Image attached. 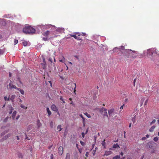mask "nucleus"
I'll use <instances>...</instances> for the list:
<instances>
[{"label": "nucleus", "instance_id": "nucleus-1", "mask_svg": "<svg viewBox=\"0 0 159 159\" xmlns=\"http://www.w3.org/2000/svg\"><path fill=\"white\" fill-rule=\"evenodd\" d=\"M23 31L24 33L26 34H33L35 33V30L31 26H26L23 28Z\"/></svg>", "mask_w": 159, "mask_h": 159}, {"label": "nucleus", "instance_id": "nucleus-2", "mask_svg": "<svg viewBox=\"0 0 159 159\" xmlns=\"http://www.w3.org/2000/svg\"><path fill=\"white\" fill-rule=\"evenodd\" d=\"M7 88L8 89H18V88L16 87V86L12 84V82L11 80H10V83L7 86Z\"/></svg>", "mask_w": 159, "mask_h": 159}, {"label": "nucleus", "instance_id": "nucleus-3", "mask_svg": "<svg viewBox=\"0 0 159 159\" xmlns=\"http://www.w3.org/2000/svg\"><path fill=\"white\" fill-rule=\"evenodd\" d=\"M154 52V50L153 49H148L147 50V53L148 55H152Z\"/></svg>", "mask_w": 159, "mask_h": 159}, {"label": "nucleus", "instance_id": "nucleus-4", "mask_svg": "<svg viewBox=\"0 0 159 159\" xmlns=\"http://www.w3.org/2000/svg\"><path fill=\"white\" fill-rule=\"evenodd\" d=\"M43 63H41V65L43 69H45L46 66V63L45 61V58L44 57L43 58Z\"/></svg>", "mask_w": 159, "mask_h": 159}, {"label": "nucleus", "instance_id": "nucleus-5", "mask_svg": "<svg viewBox=\"0 0 159 159\" xmlns=\"http://www.w3.org/2000/svg\"><path fill=\"white\" fill-rule=\"evenodd\" d=\"M155 144V143L152 142H149L147 144L148 146L151 149L154 148V145Z\"/></svg>", "mask_w": 159, "mask_h": 159}, {"label": "nucleus", "instance_id": "nucleus-6", "mask_svg": "<svg viewBox=\"0 0 159 159\" xmlns=\"http://www.w3.org/2000/svg\"><path fill=\"white\" fill-rule=\"evenodd\" d=\"M58 153L60 155H62L63 153V148L62 146H60L58 149Z\"/></svg>", "mask_w": 159, "mask_h": 159}, {"label": "nucleus", "instance_id": "nucleus-7", "mask_svg": "<svg viewBox=\"0 0 159 159\" xmlns=\"http://www.w3.org/2000/svg\"><path fill=\"white\" fill-rule=\"evenodd\" d=\"M71 37H74L75 39H77V40H82V38L80 37H77L76 34L74 35H70Z\"/></svg>", "mask_w": 159, "mask_h": 159}, {"label": "nucleus", "instance_id": "nucleus-8", "mask_svg": "<svg viewBox=\"0 0 159 159\" xmlns=\"http://www.w3.org/2000/svg\"><path fill=\"white\" fill-rule=\"evenodd\" d=\"M51 108L52 110L55 111H57V108L56 106V105L54 104H52L51 107Z\"/></svg>", "mask_w": 159, "mask_h": 159}, {"label": "nucleus", "instance_id": "nucleus-9", "mask_svg": "<svg viewBox=\"0 0 159 159\" xmlns=\"http://www.w3.org/2000/svg\"><path fill=\"white\" fill-rule=\"evenodd\" d=\"M114 110L113 108L111 109L108 110V114L109 116H111L112 115Z\"/></svg>", "mask_w": 159, "mask_h": 159}, {"label": "nucleus", "instance_id": "nucleus-10", "mask_svg": "<svg viewBox=\"0 0 159 159\" xmlns=\"http://www.w3.org/2000/svg\"><path fill=\"white\" fill-rule=\"evenodd\" d=\"M112 152L110 151H105L104 155L108 156L110 155H111V154H112Z\"/></svg>", "mask_w": 159, "mask_h": 159}, {"label": "nucleus", "instance_id": "nucleus-11", "mask_svg": "<svg viewBox=\"0 0 159 159\" xmlns=\"http://www.w3.org/2000/svg\"><path fill=\"white\" fill-rule=\"evenodd\" d=\"M64 29L62 28H58L56 30V31L59 33H61L64 31Z\"/></svg>", "mask_w": 159, "mask_h": 159}, {"label": "nucleus", "instance_id": "nucleus-12", "mask_svg": "<svg viewBox=\"0 0 159 159\" xmlns=\"http://www.w3.org/2000/svg\"><path fill=\"white\" fill-rule=\"evenodd\" d=\"M11 136V134H7V135H6L5 136H4L2 139L3 140H6L8 138L10 137Z\"/></svg>", "mask_w": 159, "mask_h": 159}, {"label": "nucleus", "instance_id": "nucleus-13", "mask_svg": "<svg viewBox=\"0 0 159 159\" xmlns=\"http://www.w3.org/2000/svg\"><path fill=\"white\" fill-rule=\"evenodd\" d=\"M50 32L48 30L47 31L45 32H43V35L44 36H48L50 34Z\"/></svg>", "mask_w": 159, "mask_h": 159}, {"label": "nucleus", "instance_id": "nucleus-14", "mask_svg": "<svg viewBox=\"0 0 159 159\" xmlns=\"http://www.w3.org/2000/svg\"><path fill=\"white\" fill-rule=\"evenodd\" d=\"M37 126H38V128L42 126V124L41 123L40 121L39 120H38L37 121Z\"/></svg>", "mask_w": 159, "mask_h": 159}, {"label": "nucleus", "instance_id": "nucleus-15", "mask_svg": "<svg viewBox=\"0 0 159 159\" xmlns=\"http://www.w3.org/2000/svg\"><path fill=\"white\" fill-rule=\"evenodd\" d=\"M155 126L153 125L149 129V131L150 132H152L154 131V129L155 128Z\"/></svg>", "mask_w": 159, "mask_h": 159}, {"label": "nucleus", "instance_id": "nucleus-16", "mask_svg": "<svg viewBox=\"0 0 159 159\" xmlns=\"http://www.w3.org/2000/svg\"><path fill=\"white\" fill-rule=\"evenodd\" d=\"M16 97V95H12L11 96V97H9V99L10 100H11L12 101H13V100Z\"/></svg>", "mask_w": 159, "mask_h": 159}, {"label": "nucleus", "instance_id": "nucleus-17", "mask_svg": "<svg viewBox=\"0 0 159 159\" xmlns=\"http://www.w3.org/2000/svg\"><path fill=\"white\" fill-rule=\"evenodd\" d=\"M13 109H14L12 107L10 106L9 107V114H11L12 113Z\"/></svg>", "mask_w": 159, "mask_h": 159}, {"label": "nucleus", "instance_id": "nucleus-18", "mask_svg": "<svg viewBox=\"0 0 159 159\" xmlns=\"http://www.w3.org/2000/svg\"><path fill=\"white\" fill-rule=\"evenodd\" d=\"M17 112L16 111H14L13 112L12 116V118L14 119L15 118V116H16V114Z\"/></svg>", "mask_w": 159, "mask_h": 159}, {"label": "nucleus", "instance_id": "nucleus-19", "mask_svg": "<svg viewBox=\"0 0 159 159\" xmlns=\"http://www.w3.org/2000/svg\"><path fill=\"white\" fill-rule=\"evenodd\" d=\"M112 148H120L119 146L117 143H116V144H114L112 147Z\"/></svg>", "mask_w": 159, "mask_h": 159}, {"label": "nucleus", "instance_id": "nucleus-20", "mask_svg": "<svg viewBox=\"0 0 159 159\" xmlns=\"http://www.w3.org/2000/svg\"><path fill=\"white\" fill-rule=\"evenodd\" d=\"M18 89H16L17 90L19 91L20 93L22 94H24V91L22 89H20L18 88Z\"/></svg>", "mask_w": 159, "mask_h": 159}, {"label": "nucleus", "instance_id": "nucleus-21", "mask_svg": "<svg viewBox=\"0 0 159 159\" xmlns=\"http://www.w3.org/2000/svg\"><path fill=\"white\" fill-rule=\"evenodd\" d=\"M57 129H58V131L60 132L61 131L62 129L61 128V125H59L57 126Z\"/></svg>", "mask_w": 159, "mask_h": 159}, {"label": "nucleus", "instance_id": "nucleus-22", "mask_svg": "<svg viewBox=\"0 0 159 159\" xmlns=\"http://www.w3.org/2000/svg\"><path fill=\"white\" fill-rule=\"evenodd\" d=\"M47 112L48 113V116H50L52 114V113L50 111L49 108L48 107L47 108Z\"/></svg>", "mask_w": 159, "mask_h": 159}, {"label": "nucleus", "instance_id": "nucleus-23", "mask_svg": "<svg viewBox=\"0 0 159 159\" xmlns=\"http://www.w3.org/2000/svg\"><path fill=\"white\" fill-rule=\"evenodd\" d=\"M105 139H104L103 140L102 142V145L104 147V148H106V146H105Z\"/></svg>", "mask_w": 159, "mask_h": 159}, {"label": "nucleus", "instance_id": "nucleus-24", "mask_svg": "<svg viewBox=\"0 0 159 159\" xmlns=\"http://www.w3.org/2000/svg\"><path fill=\"white\" fill-rule=\"evenodd\" d=\"M99 111L101 112H102L103 111H107V109L104 107H102L100 109Z\"/></svg>", "mask_w": 159, "mask_h": 159}, {"label": "nucleus", "instance_id": "nucleus-25", "mask_svg": "<svg viewBox=\"0 0 159 159\" xmlns=\"http://www.w3.org/2000/svg\"><path fill=\"white\" fill-rule=\"evenodd\" d=\"M62 59L59 60V61L61 62L64 63L65 61V58L63 56H62Z\"/></svg>", "mask_w": 159, "mask_h": 159}, {"label": "nucleus", "instance_id": "nucleus-26", "mask_svg": "<svg viewBox=\"0 0 159 159\" xmlns=\"http://www.w3.org/2000/svg\"><path fill=\"white\" fill-rule=\"evenodd\" d=\"M120 155H118L113 157V159H120Z\"/></svg>", "mask_w": 159, "mask_h": 159}, {"label": "nucleus", "instance_id": "nucleus-27", "mask_svg": "<svg viewBox=\"0 0 159 159\" xmlns=\"http://www.w3.org/2000/svg\"><path fill=\"white\" fill-rule=\"evenodd\" d=\"M8 132V130H5L1 133V136H2L5 134H6Z\"/></svg>", "mask_w": 159, "mask_h": 159}, {"label": "nucleus", "instance_id": "nucleus-28", "mask_svg": "<svg viewBox=\"0 0 159 159\" xmlns=\"http://www.w3.org/2000/svg\"><path fill=\"white\" fill-rule=\"evenodd\" d=\"M70 159V154L68 153H66V159Z\"/></svg>", "mask_w": 159, "mask_h": 159}, {"label": "nucleus", "instance_id": "nucleus-29", "mask_svg": "<svg viewBox=\"0 0 159 159\" xmlns=\"http://www.w3.org/2000/svg\"><path fill=\"white\" fill-rule=\"evenodd\" d=\"M84 114L88 118H90L91 117V116L89 114H88L87 112H85L84 113Z\"/></svg>", "mask_w": 159, "mask_h": 159}, {"label": "nucleus", "instance_id": "nucleus-30", "mask_svg": "<svg viewBox=\"0 0 159 159\" xmlns=\"http://www.w3.org/2000/svg\"><path fill=\"white\" fill-rule=\"evenodd\" d=\"M79 116L81 117L82 118V119H83V122H85V118L82 115V114H80L79 115Z\"/></svg>", "mask_w": 159, "mask_h": 159}, {"label": "nucleus", "instance_id": "nucleus-31", "mask_svg": "<svg viewBox=\"0 0 159 159\" xmlns=\"http://www.w3.org/2000/svg\"><path fill=\"white\" fill-rule=\"evenodd\" d=\"M132 120L133 121V123H134L136 121L135 116H134V117L132 118Z\"/></svg>", "mask_w": 159, "mask_h": 159}, {"label": "nucleus", "instance_id": "nucleus-32", "mask_svg": "<svg viewBox=\"0 0 159 159\" xmlns=\"http://www.w3.org/2000/svg\"><path fill=\"white\" fill-rule=\"evenodd\" d=\"M20 107L22 108H23L25 109H26L27 108V107H25V106H24L23 104H21L20 105Z\"/></svg>", "mask_w": 159, "mask_h": 159}, {"label": "nucleus", "instance_id": "nucleus-33", "mask_svg": "<svg viewBox=\"0 0 159 159\" xmlns=\"http://www.w3.org/2000/svg\"><path fill=\"white\" fill-rule=\"evenodd\" d=\"M23 44L24 46H26L27 45L28 43L26 41L23 42Z\"/></svg>", "mask_w": 159, "mask_h": 159}, {"label": "nucleus", "instance_id": "nucleus-34", "mask_svg": "<svg viewBox=\"0 0 159 159\" xmlns=\"http://www.w3.org/2000/svg\"><path fill=\"white\" fill-rule=\"evenodd\" d=\"M75 34H76L77 35V37H80V36H81V34L79 32H75Z\"/></svg>", "mask_w": 159, "mask_h": 159}, {"label": "nucleus", "instance_id": "nucleus-35", "mask_svg": "<svg viewBox=\"0 0 159 159\" xmlns=\"http://www.w3.org/2000/svg\"><path fill=\"white\" fill-rule=\"evenodd\" d=\"M18 156L19 158H23V156L22 154L21 153H19L18 154Z\"/></svg>", "mask_w": 159, "mask_h": 159}, {"label": "nucleus", "instance_id": "nucleus-36", "mask_svg": "<svg viewBox=\"0 0 159 159\" xmlns=\"http://www.w3.org/2000/svg\"><path fill=\"white\" fill-rule=\"evenodd\" d=\"M156 122V120L155 119L153 120L150 123V125H152V124L155 123Z\"/></svg>", "mask_w": 159, "mask_h": 159}, {"label": "nucleus", "instance_id": "nucleus-37", "mask_svg": "<svg viewBox=\"0 0 159 159\" xmlns=\"http://www.w3.org/2000/svg\"><path fill=\"white\" fill-rule=\"evenodd\" d=\"M4 99L5 101H8L10 100L9 96L8 98L7 97L5 96L4 97Z\"/></svg>", "mask_w": 159, "mask_h": 159}, {"label": "nucleus", "instance_id": "nucleus-38", "mask_svg": "<svg viewBox=\"0 0 159 159\" xmlns=\"http://www.w3.org/2000/svg\"><path fill=\"white\" fill-rule=\"evenodd\" d=\"M103 116H106L107 117H108V115H107V112L106 111H105V112L104 113Z\"/></svg>", "mask_w": 159, "mask_h": 159}, {"label": "nucleus", "instance_id": "nucleus-39", "mask_svg": "<svg viewBox=\"0 0 159 159\" xmlns=\"http://www.w3.org/2000/svg\"><path fill=\"white\" fill-rule=\"evenodd\" d=\"M53 123L52 121H51L50 123V126L51 128L53 127Z\"/></svg>", "mask_w": 159, "mask_h": 159}, {"label": "nucleus", "instance_id": "nucleus-40", "mask_svg": "<svg viewBox=\"0 0 159 159\" xmlns=\"http://www.w3.org/2000/svg\"><path fill=\"white\" fill-rule=\"evenodd\" d=\"M60 99V100H61V101H62L63 103H65V102L64 101V99L63 98H62V96H61Z\"/></svg>", "mask_w": 159, "mask_h": 159}, {"label": "nucleus", "instance_id": "nucleus-41", "mask_svg": "<svg viewBox=\"0 0 159 159\" xmlns=\"http://www.w3.org/2000/svg\"><path fill=\"white\" fill-rule=\"evenodd\" d=\"M18 43V41L17 39H15L14 41V44L16 45Z\"/></svg>", "mask_w": 159, "mask_h": 159}, {"label": "nucleus", "instance_id": "nucleus-42", "mask_svg": "<svg viewBox=\"0 0 159 159\" xmlns=\"http://www.w3.org/2000/svg\"><path fill=\"white\" fill-rule=\"evenodd\" d=\"M153 140L155 142H157L158 140V138L157 137H154Z\"/></svg>", "mask_w": 159, "mask_h": 159}, {"label": "nucleus", "instance_id": "nucleus-43", "mask_svg": "<svg viewBox=\"0 0 159 159\" xmlns=\"http://www.w3.org/2000/svg\"><path fill=\"white\" fill-rule=\"evenodd\" d=\"M4 52V51L2 49H0V55L2 54Z\"/></svg>", "mask_w": 159, "mask_h": 159}, {"label": "nucleus", "instance_id": "nucleus-44", "mask_svg": "<svg viewBox=\"0 0 159 159\" xmlns=\"http://www.w3.org/2000/svg\"><path fill=\"white\" fill-rule=\"evenodd\" d=\"M48 26H49V28H50V27H52V28H53V29H52V30H54V29H55V28H56L55 26H53L52 25H49Z\"/></svg>", "mask_w": 159, "mask_h": 159}, {"label": "nucleus", "instance_id": "nucleus-45", "mask_svg": "<svg viewBox=\"0 0 159 159\" xmlns=\"http://www.w3.org/2000/svg\"><path fill=\"white\" fill-rule=\"evenodd\" d=\"M153 149L151 150V153H155V150L154 149Z\"/></svg>", "mask_w": 159, "mask_h": 159}, {"label": "nucleus", "instance_id": "nucleus-46", "mask_svg": "<svg viewBox=\"0 0 159 159\" xmlns=\"http://www.w3.org/2000/svg\"><path fill=\"white\" fill-rule=\"evenodd\" d=\"M85 134L84 133V132H82V133H81V134H82V138H84V136H85Z\"/></svg>", "mask_w": 159, "mask_h": 159}, {"label": "nucleus", "instance_id": "nucleus-47", "mask_svg": "<svg viewBox=\"0 0 159 159\" xmlns=\"http://www.w3.org/2000/svg\"><path fill=\"white\" fill-rule=\"evenodd\" d=\"M146 139V137H142L141 139V140H145Z\"/></svg>", "mask_w": 159, "mask_h": 159}, {"label": "nucleus", "instance_id": "nucleus-48", "mask_svg": "<svg viewBox=\"0 0 159 159\" xmlns=\"http://www.w3.org/2000/svg\"><path fill=\"white\" fill-rule=\"evenodd\" d=\"M148 99H147L146 100V101H145V102H144V105H146L148 103Z\"/></svg>", "mask_w": 159, "mask_h": 159}, {"label": "nucleus", "instance_id": "nucleus-49", "mask_svg": "<svg viewBox=\"0 0 159 159\" xmlns=\"http://www.w3.org/2000/svg\"><path fill=\"white\" fill-rule=\"evenodd\" d=\"M136 80V79H134V86H135V83Z\"/></svg>", "mask_w": 159, "mask_h": 159}, {"label": "nucleus", "instance_id": "nucleus-50", "mask_svg": "<svg viewBox=\"0 0 159 159\" xmlns=\"http://www.w3.org/2000/svg\"><path fill=\"white\" fill-rule=\"evenodd\" d=\"M80 144L83 146L84 144V143L81 141H80Z\"/></svg>", "mask_w": 159, "mask_h": 159}, {"label": "nucleus", "instance_id": "nucleus-51", "mask_svg": "<svg viewBox=\"0 0 159 159\" xmlns=\"http://www.w3.org/2000/svg\"><path fill=\"white\" fill-rule=\"evenodd\" d=\"M89 152H86V153H85V156H86V157H88V156H89Z\"/></svg>", "mask_w": 159, "mask_h": 159}, {"label": "nucleus", "instance_id": "nucleus-52", "mask_svg": "<svg viewBox=\"0 0 159 159\" xmlns=\"http://www.w3.org/2000/svg\"><path fill=\"white\" fill-rule=\"evenodd\" d=\"M120 48L122 50H124V47L123 46H121Z\"/></svg>", "mask_w": 159, "mask_h": 159}, {"label": "nucleus", "instance_id": "nucleus-53", "mask_svg": "<svg viewBox=\"0 0 159 159\" xmlns=\"http://www.w3.org/2000/svg\"><path fill=\"white\" fill-rule=\"evenodd\" d=\"M48 60L49 61H50L51 63L52 62V58H49L48 59Z\"/></svg>", "mask_w": 159, "mask_h": 159}, {"label": "nucleus", "instance_id": "nucleus-54", "mask_svg": "<svg viewBox=\"0 0 159 159\" xmlns=\"http://www.w3.org/2000/svg\"><path fill=\"white\" fill-rule=\"evenodd\" d=\"M86 34L85 33H82L81 34V36H85Z\"/></svg>", "mask_w": 159, "mask_h": 159}, {"label": "nucleus", "instance_id": "nucleus-55", "mask_svg": "<svg viewBox=\"0 0 159 159\" xmlns=\"http://www.w3.org/2000/svg\"><path fill=\"white\" fill-rule=\"evenodd\" d=\"M125 105V104H124L122 106H121L120 108V109H121V110H122V109H123V107Z\"/></svg>", "mask_w": 159, "mask_h": 159}, {"label": "nucleus", "instance_id": "nucleus-56", "mask_svg": "<svg viewBox=\"0 0 159 159\" xmlns=\"http://www.w3.org/2000/svg\"><path fill=\"white\" fill-rule=\"evenodd\" d=\"M48 38L47 37L43 38V39L44 41H46L47 40Z\"/></svg>", "mask_w": 159, "mask_h": 159}, {"label": "nucleus", "instance_id": "nucleus-57", "mask_svg": "<svg viewBox=\"0 0 159 159\" xmlns=\"http://www.w3.org/2000/svg\"><path fill=\"white\" fill-rule=\"evenodd\" d=\"M57 37V36L56 35H54V36H51L50 37V38H55V37Z\"/></svg>", "mask_w": 159, "mask_h": 159}, {"label": "nucleus", "instance_id": "nucleus-58", "mask_svg": "<svg viewBox=\"0 0 159 159\" xmlns=\"http://www.w3.org/2000/svg\"><path fill=\"white\" fill-rule=\"evenodd\" d=\"M129 50H126L125 51V52L126 53H128V52L129 51Z\"/></svg>", "mask_w": 159, "mask_h": 159}, {"label": "nucleus", "instance_id": "nucleus-59", "mask_svg": "<svg viewBox=\"0 0 159 159\" xmlns=\"http://www.w3.org/2000/svg\"><path fill=\"white\" fill-rule=\"evenodd\" d=\"M93 156H94L95 155V151L94 150L93 151Z\"/></svg>", "mask_w": 159, "mask_h": 159}, {"label": "nucleus", "instance_id": "nucleus-60", "mask_svg": "<svg viewBox=\"0 0 159 159\" xmlns=\"http://www.w3.org/2000/svg\"><path fill=\"white\" fill-rule=\"evenodd\" d=\"M78 149V150L80 153H81L82 150L80 149L79 148Z\"/></svg>", "mask_w": 159, "mask_h": 159}, {"label": "nucleus", "instance_id": "nucleus-61", "mask_svg": "<svg viewBox=\"0 0 159 159\" xmlns=\"http://www.w3.org/2000/svg\"><path fill=\"white\" fill-rule=\"evenodd\" d=\"M75 88H74V93H75V91H76V90H75V88H76V84H75Z\"/></svg>", "mask_w": 159, "mask_h": 159}, {"label": "nucleus", "instance_id": "nucleus-62", "mask_svg": "<svg viewBox=\"0 0 159 159\" xmlns=\"http://www.w3.org/2000/svg\"><path fill=\"white\" fill-rule=\"evenodd\" d=\"M76 147H77V148L79 149V145H78V144L77 143H76Z\"/></svg>", "mask_w": 159, "mask_h": 159}, {"label": "nucleus", "instance_id": "nucleus-63", "mask_svg": "<svg viewBox=\"0 0 159 159\" xmlns=\"http://www.w3.org/2000/svg\"><path fill=\"white\" fill-rule=\"evenodd\" d=\"M12 74L11 73V72H9V77H11V76Z\"/></svg>", "mask_w": 159, "mask_h": 159}, {"label": "nucleus", "instance_id": "nucleus-64", "mask_svg": "<svg viewBox=\"0 0 159 159\" xmlns=\"http://www.w3.org/2000/svg\"><path fill=\"white\" fill-rule=\"evenodd\" d=\"M128 101V98H126L125 99V102H127Z\"/></svg>", "mask_w": 159, "mask_h": 159}]
</instances>
